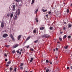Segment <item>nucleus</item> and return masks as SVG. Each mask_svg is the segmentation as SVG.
Instances as JSON below:
<instances>
[{
	"label": "nucleus",
	"mask_w": 72,
	"mask_h": 72,
	"mask_svg": "<svg viewBox=\"0 0 72 72\" xmlns=\"http://www.w3.org/2000/svg\"><path fill=\"white\" fill-rule=\"evenodd\" d=\"M41 37L42 38H47L49 37H50L49 35L47 34H44V35H42Z\"/></svg>",
	"instance_id": "nucleus-1"
},
{
	"label": "nucleus",
	"mask_w": 72,
	"mask_h": 72,
	"mask_svg": "<svg viewBox=\"0 0 72 72\" xmlns=\"http://www.w3.org/2000/svg\"><path fill=\"white\" fill-rule=\"evenodd\" d=\"M18 13V15H19L20 14V13H21V10L19 9L18 10H17V12H16V13Z\"/></svg>",
	"instance_id": "nucleus-2"
},
{
	"label": "nucleus",
	"mask_w": 72,
	"mask_h": 72,
	"mask_svg": "<svg viewBox=\"0 0 72 72\" xmlns=\"http://www.w3.org/2000/svg\"><path fill=\"white\" fill-rule=\"evenodd\" d=\"M10 37L14 41H15V39H14V37H13L12 34H10Z\"/></svg>",
	"instance_id": "nucleus-3"
},
{
	"label": "nucleus",
	"mask_w": 72,
	"mask_h": 72,
	"mask_svg": "<svg viewBox=\"0 0 72 72\" xmlns=\"http://www.w3.org/2000/svg\"><path fill=\"white\" fill-rule=\"evenodd\" d=\"M19 46V44H16L15 45L13 46L12 47L13 48V49L17 47H18V46Z\"/></svg>",
	"instance_id": "nucleus-4"
},
{
	"label": "nucleus",
	"mask_w": 72,
	"mask_h": 72,
	"mask_svg": "<svg viewBox=\"0 0 72 72\" xmlns=\"http://www.w3.org/2000/svg\"><path fill=\"white\" fill-rule=\"evenodd\" d=\"M4 23L3 22H1V27L2 28H3L4 26Z\"/></svg>",
	"instance_id": "nucleus-5"
},
{
	"label": "nucleus",
	"mask_w": 72,
	"mask_h": 72,
	"mask_svg": "<svg viewBox=\"0 0 72 72\" xmlns=\"http://www.w3.org/2000/svg\"><path fill=\"white\" fill-rule=\"evenodd\" d=\"M15 5H14L13 6V7L12 8V11H14L15 10Z\"/></svg>",
	"instance_id": "nucleus-6"
},
{
	"label": "nucleus",
	"mask_w": 72,
	"mask_h": 72,
	"mask_svg": "<svg viewBox=\"0 0 72 72\" xmlns=\"http://www.w3.org/2000/svg\"><path fill=\"white\" fill-rule=\"evenodd\" d=\"M21 35H20L18 36L17 39L19 40H20V38H21Z\"/></svg>",
	"instance_id": "nucleus-7"
},
{
	"label": "nucleus",
	"mask_w": 72,
	"mask_h": 72,
	"mask_svg": "<svg viewBox=\"0 0 72 72\" xmlns=\"http://www.w3.org/2000/svg\"><path fill=\"white\" fill-rule=\"evenodd\" d=\"M17 16H18V14H17L15 17V18L14 19V20H16V19H17Z\"/></svg>",
	"instance_id": "nucleus-8"
},
{
	"label": "nucleus",
	"mask_w": 72,
	"mask_h": 72,
	"mask_svg": "<svg viewBox=\"0 0 72 72\" xmlns=\"http://www.w3.org/2000/svg\"><path fill=\"white\" fill-rule=\"evenodd\" d=\"M7 36H8V35L6 34H5L3 35V37H7Z\"/></svg>",
	"instance_id": "nucleus-9"
},
{
	"label": "nucleus",
	"mask_w": 72,
	"mask_h": 72,
	"mask_svg": "<svg viewBox=\"0 0 72 72\" xmlns=\"http://www.w3.org/2000/svg\"><path fill=\"white\" fill-rule=\"evenodd\" d=\"M13 13H12L10 15V17L12 19L13 18Z\"/></svg>",
	"instance_id": "nucleus-10"
},
{
	"label": "nucleus",
	"mask_w": 72,
	"mask_h": 72,
	"mask_svg": "<svg viewBox=\"0 0 72 72\" xmlns=\"http://www.w3.org/2000/svg\"><path fill=\"white\" fill-rule=\"evenodd\" d=\"M9 66V62H8L6 64V67H8Z\"/></svg>",
	"instance_id": "nucleus-11"
},
{
	"label": "nucleus",
	"mask_w": 72,
	"mask_h": 72,
	"mask_svg": "<svg viewBox=\"0 0 72 72\" xmlns=\"http://www.w3.org/2000/svg\"><path fill=\"white\" fill-rule=\"evenodd\" d=\"M33 58H31V60H30V62H32V61L33 60Z\"/></svg>",
	"instance_id": "nucleus-12"
},
{
	"label": "nucleus",
	"mask_w": 72,
	"mask_h": 72,
	"mask_svg": "<svg viewBox=\"0 0 72 72\" xmlns=\"http://www.w3.org/2000/svg\"><path fill=\"white\" fill-rule=\"evenodd\" d=\"M44 29V28L43 27H41L40 28V30H43Z\"/></svg>",
	"instance_id": "nucleus-13"
},
{
	"label": "nucleus",
	"mask_w": 72,
	"mask_h": 72,
	"mask_svg": "<svg viewBox=\"0 0 72 72\" xmlns=\"http://www.w3.org/2000/svg\"><path fill=\"white\" fill-rule=\"evenodd\" d=\"M30 38V37L29 36L28 37L27 39H26V41H27V40H29V39Z\"/></svg>",
	"instance_id": "nucleus-14"
},
{
	"label": "nucleus",
	"mask_w": 72,
	"mask_h": 72,
	"mask_svg": "<svg viewBox=\"0 0 72 72\" xmlns=\"http://www.w3.org/2000/svg\"><path fill=\"white\" fill-rule=\"evenodd\" d=\"M42 11L43 12H46L47 11V10H44V9H42Z\"/></svg>",
	"instance_id": "nucleus-15"
},
{
	"label": "nucleus",
	"mask_w": 72,
	"mask_h": 72,
	"mask_svg": "<svg viewBox=\"0 0 72 72\" xmlns=\"http://www.w3.org/2000/svg\"><path fill=\"white\" fill-rule=\"evenodd\" d=\"M17 53H19V54H20V55H21V52H19V51H17Z\"/></svg>",
	"instance_id": "nucleus-16"
},
{
	"label": "nucleus",
	"mask_w": 72,
	"mask_h": 72,
	"mask_svg": "<svg viewBox=\"0 0 72 72\" xmlns=\"http://www.w3.org/2000/svg\"><path fill=\"white\" fill-rule=\"evenodd\" d=\"M34 1H35V0H32L31 4H33L34 3Z\"/></svg>",
	"instance_id": "nucleus-17"
},
{
	"label": "nucleus",
	"mask_w": 72,
	"mask_h": 72,
	"mask_svg": "<svg viewBox=\"0 0 72 72\" xmlns=\"http://www.w3.org/2000/svg\"><path fill=\"white\" fill-rule=\"evenodd\" d=\"M59 39L60 41H61V42L62 41V39L61 38L59 37Z\"/></svg>",
	"instance_id": "nucleus-18"
},
{
	"label": "nucleus",
	"mask_w": 72,
	"mask_h": 72,
	"mask_svg": "<svg viewBox=\"0 0 72 72\" xmlns=\"http://www.w3.org/2000/svg\"><path fill=\"white\" fill-rule=\"evenodd\" d=\"M66 37H67V36L66 35H65L64 36L63 38V39H65L66 38Z\"/></svg>",
	"instance_id": "nucleus-19"
},
{
	"label": "nucleus",
	"mask_w": 72,
	"mask_h": 72,
	"mask_svg": "<svg viewBox=\"0 0 72 72\" xmlns=\"http://www.w3.org/2000/svg\"><path fill=\"white\" fill-rule=\"evenodd\" d=\"M49 71V69L48 68L46 69V72H48Z\"/></svg>",
	"instance_id": "nucleus-20"
},
{
	"label": "nucleus",
	"mask_w": 72,
	"mask_h": 72,
	"mask_svg": "<svg viewBox=\"0 0 72 72\" xmlns=\"http://www.w3.org/2000/svg\"><path fill=\"white\" fill-rule=\"evenodd\" d=\"M33 32L35 33H36V30L35 29H34L33 31Z\"/></svg>",
	"instance_id": "nucleus-21"
},
{
	"label": "nucleus",
	"mask_w": 72,
	"mask_h": 72,
	"mask_svg": "<svg viewBox=\"0 0 72 72\" xmlns=\"http://www.w3.org/2000/svg\"><path fill=\"white\" fill-rule=\"evenodd\" d=\"M10 71H12V70H13V68L10 67Z\"/></svg>",
	"instance_id": "nucleus-22"
},
{
	"label": "nucleus",
	"mask_w": 72,
	"mask_h": 72,
	"mask_svg": "<svg viewBox=\"0 0 72 72\" xmlns=\"http://www.w3.org/2000/svg\"><path fill=\"white\" fill-rule=\"evenodd\" d=\"M9 69L8 68L6 70V72H9Z\"/></svg>",
	"instance_id": "nucleus-23"
},
{
	"label": "nucleus",
	"mask_w": 72,
	"mask_h": 72,
	"mask_svg": "<svg viewBox=\"0 0 72 72\" xmlns=\"http://www.w3.org/2000/svg\"><path fill=\"white\" fill-rule=\"evenodd\" d=\"M30 50L31 51H34V50L32 48H31L30 49Z\"/></svg>",
	"instance_id": "nucleus-24"
},
{
	"label": "nucleus",
	"mask_w": 72,
	"mask_h": 72,
	"mask_svg": "<svg viewBox=\"0 0 72 72\" xmlns=\"http://www.w3.org/2000/svg\"><path fill=\"white\" fill-rule=\"evenodd\" d=\"M38 11V10L37 9V10H36V11L35 12V13L36 14L37 13V12Z\"/></svg>",
	"instance_id": "nucleus-25"
},
{
	"label": "nucleus",
	"mask_w": 72,
	"mask_h": 72,
	"mask_svg": "<svg viewBox=\"0 0 72 72\" xmlns=\"http://www.w3.org/2000/svg\"><path fill=\"white\" fill-rule=\"evenodd\" d=\"M71 24H69V26H68V27L70 28H71Z\"/></svg>",
	"instance_id": "nucleus-26"
},
{
	"label": "nucleus",
	"mask_w": 72,
	"mask_h": 72,
	"mask_svg": "<svg viewBox=\"0 0 72 72\" xmlns=\"http://www.w3.org/2000/svg\"><path fill=\"white\" fill-rule=\"evenodd\" d=\"M15 1L17 2H20V0H15Z\"/></svg>",
	"instance_id": "nucleus-27"
},
{
	"label": "nucleus",
	"mask_w": 72,
	"mask_h": 72,
	"mask_svg": "<svg viewBox=\"0 0 72 72\" xmlns=\"http://www.w3.org/2000/svg\"><path fill=\"white\" fill-rule=\"evenodd\" d=\"M69 10L68 9H67V12L68 13H69Z\"/></svg>",
	"instance_id": "nucleus-28"
},
{
	"label": "nucleus",
	"mask_w": 72,
	"mask_h": 72,
	"mask_svg": "<svg viewBox=\"0 0 72 72\" xmlns=\"http://www.w3.org/2000/svg\"><path fill=\"white\" fill-rule=\"evenodd\" d=\"M35 21L36 22H38V20L37 19V18L36 19Z\"/></svg>",
	"instance_id": "nucleus-29"
},
{
	"label": "nucleus",
	"mask_w": 72,
	"mask_h": 72,
	"mask_svg": "<svg viewBox=\"0 0 72 72\" xmlns=\"http://www.w3.org/2000/svg\"><path fill=\"white\" fill-rule=\"evenodd\" d=\"M38 40H37L35 41L34 42L35 43H36L37 42H38Z\"/></svg>",
	"instance_id": "nucleus-30"
},
{
	"label": "nucleus",
	"mask_w": 72,
	"mask_h": 72,
	"mask_svg": "<svg viewBox=\"0 0 72 72\" xmlns=\"http://www.w3.org/2000/svg\"><path fill=\"white\" fill-rule=\"evenodd\" d=\"M50 30H52L53 29V27H50Z\"/></svg>",
	"instance_id": "nucleus-31"
},
{
	"label": "nucleus",
	"mask_w": 72,
	"mask_h": 72,
	"mask_svg": "<svg viewBox=\"0 0 72 72\" xmlns=\"http://www.w3.org/2000/svg\"><path fill=\"white\" fill-rule=\"evenodd\" d=\"M12 53H15V50H13L12 51Z\"/></svg>",
	"instance_id": "nucleus-32"
},
{
	"label": "nucleus",
	"mask_w": 72,
	"mask_h": 72,
	"mask_svg": "<svg viewBox=\"0 0 72 72\" xmlns=\"http://www.w3.org/2000/svg\"><path fill=\"white\" fill-rule=\"evenodd\" d=\"M48 62H49L48 60H46V63H48Z\"/></svg>",
	"instance_id": "nucleus-33"
},
{
	"label": "nucleus",
	"mask_w": 72,
	"mask_h": 72,
	"mask_svg": "<svg viewBox=\"0 0 72 72\" xmlns=\"http://www.w3.org/2000/svg\"><path fill=\"white\" fill-rule=\"evenodd\" d=\"M17 69V68H15L14 69V71L15 72H16V69Z\"/></svg>",
	"instance_id": "nucleus-34"
},
{
	"label": "nucleus",
	"mask_w": 72,
	"mask_h": 72,
	"mask_svg": "<svg viewBox=\"0 0 72 72\" xmlns=\"http://www.w3.org/2000/svg\"><path fill=\"white\" fill-rule=\"evenodd\" d=\"M71 37V36L69 35L68 36V38L69 39H70Z\"/></svg>",
	"instance_id": "nucleus-35"
},
{
	"label": "nucleus",
	"mask_w": 72,
	"mask_h": 72,
	"mask_svg": "<svg viewBox=\"0 0 72 72\" xmlns=\"http://www.w3.org/2000/svg\"><path fill=\"white\" fill-rule=\"evenodd\" d=\"M23 69V68L22 67H20V69H21L22 70Z\"/></svg>",
	"instance_id": "nucleus-36"
},
{
	"label": "nucleus",
	"mask_w": 72,
	"mask_h": 72,
	"mask_svg": "<svg viewBox=\"0 0 72 72\" xmlns=\"http://www.w3.org/2000/svg\"><path fill=\"white\" fill-rule=\"evenodd\" d=\"M23 66V63H21V66Z\"/></svg>",
	"instance_id": "nucleus-37"
},
{
	"label": "nucleus",
	"mask_w": 72,
	"mask_h": 72,
	"mask_svg": "<svg viewBox=\"0 0 72 72\" xmlns=\"http://www.w3.org/2000/svg\"><path fill=\"white\" fill-rule=\"evenodd\" d=\"M68 48V46H66L65 48L66 49H67Z\"/></svg>",
	"instance_id": "nucleus-38"
},
{
	"label": "nucleus",
	"mask_w": 72,
	"mask_h": 72,
	"mask_svg": "<svg viewBox=\"0 0 72 72\" xmlns=\"http://www.w3.org/2000/svg\"><path fill=\"white\" fill-rule=\"evenodd\" d=\"M51 13V12H48V14H50Z\"/></svg>",
	"instance_id": "nucleus-39"
},
{
	"label": "nucleus",
	"mask_w": 72,
	"mask_h": 72,
	"mask_svg": "<svg viewBox=\"0 0 72 72\" xmlns=\"http://www.w3.org/2000/svg\"><path fill=\"white\" fill-rule=\"evenodd\" d=\"M58 60H57L56 62V63L57 64H58Z\"/></svg>",
	"instance_id": "nucleus-40"
},
{
	"label": "nucleus",
	"mask_w": 72,
	"mask_h": 72,
	"mask_svg": "<svg viewBox=\"0 0 72 72\" xmlns=\"http://www.w3.org/2000/svg\"><path fill=\"white\" fill-rule=\"evenodd\" d=\"M66 29V28L65 27H64L63 28V29L64 30H65Z\"/></svg>",
	"instance_id": "nucleus-41"
},
{
	"label": "nucleus",
	"mask_w": 72,
	"mask_h": 72,
	"mask_svg": "<svg viewBox=\"0 0 72 72\" xmlns=\"http://www.w3.org/2000/svg\"><path fill=\"white\" fill-rule=\"evenodd\" d=\"M5 61H6V62H7V61H8V59H5Z\"/></svg>",
	"instance_id": "nucleus-42"
},
{
	"label": "nucleus",
	"mask_w": 72,
	"mask_h": 72,
	"mask_svg": "<svg viewBox=\"0 0 72 72\" xmlns=\"http://www.w3.org/2000/svg\"><path fill=\"white\" fill-rule=\"evenodd\" d=\"M69 67H67V69H69Z\"/></svg>",
	"instance_id": "nucleus-43"
},
{
	"label": "nucleus",
	"mask_w": 72,
	"mask_h": 72,
	"mask_svg": "<svg viewBox=\"0 0 72 72\" xmlns=\"http://www.w3.org/2000/svg\"><path fill=\"white\" fill-rule=\"evenodd\" d=\"M4 55V56H5V57H6V56H7V55L6 54H5Z\"/></svg>",
	"instance_id": "nucleus-44"
},
{
	"label": "nucleus",
	"mask_w": 72,
	"mask_h": 72,
	"mask_svg": "<svg viewBox=\"0 0 72 72\" xmlns=\"http://www.w3.org/2000/svg\"><path fill=\"white\" fill-rule=\"evenodd\" d=\"M50 64H52V62H50Z\"/></svg>",
	"instance_id": "nucleus-45"
},
{
	"label": "nucleus",
	"mask_w": 72,
	"mask_h": 72,
	"mask_svg": "<svg viewBox=\"0 0 72 72\" xmlns=\"http://www.w3.org/2000/svg\"><path fill=\"white\" fill-rule=\"evenodd\" d=\"M7 16L8 17H9V14H7Z\"/></svg>",
	"instance_id": "nucleus-46"
},
{
	"label": "nucleus",
	"mask_w": 72,
	"mask_h": 72,
	"mask_svg": "<svg viewBox=\"0 0 72 72\" xmlns=\"http://www.w3.org/2000/svg\"><path fill=\"white\" fill-rule=\"evenodd\" d=\"M11 63V61L10 60L9 61V64H10V63Z\"/></svg>",
	"instance_id": "nucleus-47"
},
{
	"label": "nucleus",
	"mask_w": 72,
	"mask_h": 72,
	"mask_svg": "<svg viewBox=\"0 0 72 72\" xmlns=\"http://www.w3.org/2000/svg\"><path fill=\"white\" fill-rule=\"evenodd\" d=\"M48 15H46V17H48Z\"/></svg>",
	"instance_id": "nucleus-48"
},
{
	"label": "nucleus",
	"mask_w": 72,
	"mask_h": 72,
	"mask_svg": "<svg viewBox=\"0 0 72 72\" xmlns=\"http://www.w3.org/2000/svg\"><path fill=\"white\" fill-rule=\"evenodd\" d=\"M29 46H28L27 47V48H29Z\"/></svg>",
	"instance_id": "nucleus-49"
},
{
	"label": "nucleus",
	"mask_w": 72,
	"mask_h": 72,
	"mask_svg": "<svg viewBox=\"0 0 72 72\" xmlns=\"http://www.w3.org/2000/svg\"><path fill=\"white\" fill-rule=\"evenodd\" d=\"M70 6H71V7H72V4H71V5Z\"/></svg>",
	"instance_id": "nucleus-50"
},
{
	"label": "nucleus",
	"mask_w": 72,
	"mask_h": 72,
	"mask_svg": "<svg viewBox=\"0 0 72 72\" xmlns=\"http://www.w3.org/2000/svg\"><path fill=\"white\" fill-rule=\"evenodd\" d=\"M56 50H57V51H58V49L57 48H56Z\"/></svg>",
	"instance_id": "nucleus-51"
},
{
	"label": "nucleus",
	"mask_w": 72,
	"mask_h": 72,
	"mask_svg": "<svg viewBox=\"0 0 72 72\" xmlns=\"http://www.w3.org/2000/svg\"><path fill=\"white\" fill-rule=\"evenodd\" d=\"M71 69H72V66L71 67Z\"/></svg>",
	"instance_id": "nucleus-52"
},
{
	"label": "nucleus",
	"mask_w": 72,
	"mask_h": 72,
	"mask_svg": "<svg viewBox=\"0 0 72 72\" xmlns=\"http://www.w3.org/2000/svg\"><path fill=\"white\" fill-rule=\"evenodd\" d=\"M64 24H66V22H64Z\"/></svg>",
	"instance_id": "nucleus-53"
},
{
	"label": "nucleus",
	"mask_w": 72,
	"mask_h": 72,
	"mask_svg": "<svg viewBox=\"0 0 72 72\" xmlns=\"http://www.w3.org/2000/svg\"><path fill=\"white\" fill-rule=\"evenodd\" d=\"M22 51V49H21V52Z\"/></svg>",
	"instance_id": "nucleus-54"
},
{
	"label": "nucleus",
	"mask_w": 72,
	"mask_h": 72,
	"mask_svg": "<svg viewBox=\"0 0 72 72\" xmlns=\"http://www.w3.org/2000/svg\"><path fill=\"white\" fill-rule=\"evenodd\" d=\"M53 50H54V51H55V49H54Z\"/></svg>",
	"instance_id": "nucleus-55"
},
{
	"label": "nucleus",
	"mask_w": 72,
	"mask_h": 72,
	"mask_svg": "<svg viewBox=\"0 0 72 72\" xmlns=\"http://www.w3.org/2000/svg\"><path fill=\"white\" fill-rule=\"evenodd\" d=\"M58 58V57H56V58Z\"/></svg>",
	"instance_id": "nucleus-56"
},
{
	"label": "nucleus",
	"mask_w": 72,
	"mask_h": 72,
	"mask_svg": "<svg viewBox=\"0 0 72 72\" xmlns=\"http://www.w3.org/2000/svg\"><path fill=\"white\" fill-rule=\"evenodd\" d=\"M45 69H46V67H45Z\"/></svg>",
	"instance_id": "nucleus-57"
},
{
	"label": "nucleus",
	"mask_w": 72,
	"mask_h": 72,
	"mask_svg": "<svg viewBox=\"0 0 72 72\" xmlns=\"http://www.w3.org/2000/svg\"><path fill=\"white\" fill-rule=\"evenodd\" d=\"M25 72H28L27 71H26Z\"/></svg>",
	"instance_id": "nucleus-58"
},
{
	"label": "nucleus",
	"mask_w": 72,
	"mask_h": 72,
	"mask_svg": "<svg viewBox=\"0 0 72 72\" xmlns=\"http://www.w3.org/2000/svg\"><path fill=\"white\" fill-rule=\"evenodd\" d=\"M31 72H32V71H31Z\"/></svg>",
	"instance_id": "nucleus-59"
}]
</instances>
